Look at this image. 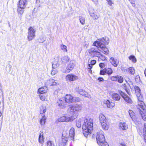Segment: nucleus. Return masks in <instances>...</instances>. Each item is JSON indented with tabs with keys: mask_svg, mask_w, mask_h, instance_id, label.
Returning <instances> with one entry per match:
<instances>
[{
	"mask_svg": "<svg viewBox=\"0 0 146 146\" xmlns=\"http://www.w3.org/2000/svg\"><path fill=\"white\" fill-rule=\"evenodd\" d=\"M70 59L68 56H65L62 57V62L64 63H66L70 60Z\"/></svg>",
	"mask_w": 146,
	"mask_h": 146,
	"instance_id": "34",
	"label": "nucleus"
},
{
	"mask_svg": "<svg viewBox=\"0 0 146 146\" xmlns=\"http://www.w3.org/2000/svg\"><path fill=\"white\" fill-rule=\"evenodd\" d=\"M137 99L138 101V104L137 106V108L139 109L140 108L144 109L146 108V106H145L144 103L143 102L142 98L140 95H138Z\"/></svg>",
	"mask_w": 146,
	"mask_h": 146,
	"instance_id": "10",
	"label": "nucleus"
},
{
	"mask_svg": "<svg viewBox=\"0 0 146 146\" xmlns=\"http://www.w3.org/2000/svg\"><path fill=\"white\" fill-rule=\"evenodd\" d=\"M79 17V20H80V23L82 25H84L85 24V18L82 16H80Z\"/></svg>",
	"mask_w": 146,
	"mask_h": 146,
	"instance_id": "40",
	"label": "nucleus"
},
{
	"mask_svg": "<svg viewBox=\"0 0 146 146\" xmlns=\"http://www.w3.org/2000/svg\"><path fill=\"white\" fill-rule=\"evenodd\" d=\"M76 118V116H72L70 117L63 116L58 118V121L59 122L72 121Z\"/></svg>",
	"mask_w": 146,
	"mask_h": 146,
	"instance_id": "8",
	"label": "nucleus"
},
{
	"mask_svg": "<svg viewBox=\"0 0 146 146\" xmlns=\"http://www.w3.org/2000/svg\"><path fill=\"white\" fill-rule=\"evenodd\" d=\"M97 47H92L88 50L90 55L91 56H98L100 55V53L98 51V49Z\"/></svg>",
	"mask_w": 146,
	"mask_h": 146,
	"instance_id": "7",
	"label": "nucleus"
},
{
	"mask_svg": "<svg viewBox=\"0 0 146 146\" xmlns=\"http://www.w3.org/2000/svg\"><path fill=\"white\" fill-rule=\"evenodd\" d=\"M25 8L18 6L17 11L18 14H20L21 15H22L23 13Z\"/></svg>",
	"mask_w": 146,
	"mask_h": 146,
	"instance_id": "35",
	"label": "nucleus"
},
{
	"mask_svg": "<svg viewBox=\"0 0 146 146\" xmlns=\"http://www.w3.org/2000/svg\"><path fill=\"white\" fill-rule=\"evenodd\" d=\"M62 143H60L59 146H65L66 143L68 140L67 138L65 136H64V134L62 135Z\"/></svg>",
	"mask_w": 146,
	"mask_h": 146,
	"instance_id": "24",
	"label": "nucleus"
},
{
	"mask_svg": "<svg viewBox=\"0 0 146 146\" xmlns=\"http://www.w3.org/2000/svg\"><path fill=\"white\" fill-rule=\"evenodd\" d=\"M74 66V61L73 60L70 61L67 64L64 72L66 74L69 73L73 69Z\"/></svg>",
	"mask_w": 146,
	"mask_h": 146,
	"instance_id": "9",
	"label": "nucleus"
},
{
	"mask_svg": "<svg viewBox=\"0 0 146 146\" xmlns=\"http://www.w3.org/2000/svg\"><path fill=\"white\" fill-rule=\"evenodd\" d=\"M78 92L79 93L80 95L88 97L89 98H91V96L83 89H79Z\"/></svg>",
	"mask_w": 146,
	"mask_h": 146,
	"instance_id": "18",
	"label": "nucleus"
},
{
	"mask_svg": "<svg viewBox=\"0 0 146 146\" xmlns=\"http://www.w3.org/2000/svg\"><path fill=\"white\" fill-rule=\"evenodd\" d=\"M110 61L111 64L114 67H117L119 63V60L113 57L110 58Z\"/></svg>",
	"mask_w": 146,
	"mask_h": 146,
	"instance_id": "17",
	"label": "nucleus"
},
{
	"mask_svg": "<svg viewBox=\"0 0 146 146\" xmlns=\"http://www.w3.org/2000/svg\"><path fill=\"white\" fill-rule=\"evenodd\" d=\"M92 119L90 118L88 120L85 119L84 120L82 126L83 133L84 136L87 137L90 135L93 129Z\"/></svg>",
	"mask_w": 146,
	"mask_h": 146,
	"instance_id": "2",
	"label": "nucleus"
},
{
	"mask_svg": "<svg viewBox=\"0 0 146 146\" xmlns=\"http://www.w3.org/2000/svg\"><path fill=\"white\" fill-rule=\"evenodd\" d=\"M45 40V38L43 36H41L38 39V41L39 43H42Z\"/></svg>",
	"mask_w": 146,
	"mask_h": 146,
	"instance_id": "41",
	"label": "nucleus"
},
{
	"mask_svg": "<svg viewBox=\"0 0 146 146\" xmlns=\"http://www.w3.org/2000/svg\"><path fill=\"white\" fill-rule=\"evenodd\" d=\"M104 103L107 105V106L108 108H112L115 105V104L114 103L110 102L108 100L105 101Z\"/></svg>",
	"mask_w": 146,
	"mask_h": 146,
	"instance_id": "26",
	"label": "nucleus"
},
{
	"mask_svg": "<svg viewBox=\"0 0 146 146\" xmlns=\"http://www.w3.org/2000/svg\"><path fill=\"white\" fill-rule=\"evenodd\" d=\"M99 65L100 67L102 68L105 67V64L104 63H100L99 64Z\"/></svg>",
	"mask_w": 146,
	"mask_h": 146,
	"instance_id": "54",
	"label": "nucleus"
},
{
	"mask_svg": "<svg viewBox=\"0 0 146 146\" xmlns=\"http://www.w3.org/2000/svg\"><path fill=\"white\" fill-rule=\"evenodd\" d=\"M119 93L120 94V95L124 99L126 102L130 104L132 103V101L131 98L124 93L121 90L119 91Z\"/></svg>",
	"mask_w": 146,
	"mask_h": 146,
	"instance_id": "12",
	"label": "nucleus"
},
{
	"mask_svg": "<svg viewBox=\"0 0 146 146\" xmlns=\"http://www.w3.org/2000/svg\"><path fill=\"white\" fill-rule=\"evenodd\" d=\"M96 138L97 143L100 145L101 144L105 141V139L104 135L103 132L101 131L99 132H97L96 135Z\"/></svg>",
	"mask_w": 146,
	"mask_h": 146,
	"instance_id": "3",
	"label": "nucleus"
},
{
	"mask_svg": "<svg viewBox=\"0 0 146 146\" xmlns=\"http://www.w3.org/2000/svg\"><path fill=\"white\" fill-rule=\"evenodd\" d=\"M134 89L135 92L137 94V96L138 97V95H141V90L137 86H134Z\"/></svg>",
	"mask_w": 146,
	"mask_h": 146,
	"instance_id": "33",
	"label": "nucleus"
},
{
	"mask_svg": "<svg viewBox=\"0 0 146 146\" xmlns=\"http://www.w3.org/2000/svg\"><path fill=\"white\" fill-rule=\"evenodd\" d=\"M96 63V61L95 60H93L91 62V64L92 65H94Z\"/></svg>",
	"mask_w": 146,
	"mask_h": 146,
	"instance_id": "55",
	"label": "nucleus"
},
{
	"mask_svg": "<svg viewBox=\"0 0 146 146\" xmlns=\"http://www.w3.org/2000/svg\"><path fill=\"white\" fill-rule=\"evenodd\" d=\"M27 5L26 0H20L18 6L21 7L25 8Z\"/></svg>",
	"mask_w": 146,
	"mask_h": 146,
	"instance_id": "21",
	"label": "nucleus"
},
{
	"mask_svg": "<svg viewBox=\"0 0 146 146\" xmlns=\"http://www.w3.org/2000/svg\"><path fill=\"white\" fill-rule=\"evenodd\" d=\"M39 97H40V99L41 100H42L44 101L45 100V97L43 95L41 94L40 95H39Z\"/></svg>",
	"mask_w": 146,
	"mask_h": 146,
	"instance_id": "51",
	"label": "nucleus"
},
{
	"mask_svg": "<svg viewBox=\"0 0 146 146\" xmlns=\"http://www.w3.org/2000/svg\"><path fill=\"white\" fill-rule=\"evenodd\" d=\"M128 71L129 73L132 75H134L135 72L134 68L133 67H130L128 68Z\"/></svg>",
	"mask_w": 146,
	"mask_h": 146,
	"instance_id": "36",
	"label": "nucleus"
},
{
	"mask_svg": "<svg viewBox=\"0 0 146 146\" xmlns=\"http://www.w3.org/2000/svg\"><path fill=\"white\" fill-rule=\"evenodd\" d=\"M106 72L107 74L109 75H110L112 73V70L110 68H109L106 69Z\"/></svg>",
	"mask_w": 146,
	"mask_h": 146,
	"instance_id": "45",
	"label": "nucleus"
},
{
	"mask_svg": "<svg viewBox=\"0 0 146 146\" xmlns=\"http://www.w3.org/2000/svg\"><path fill=\"white\" fill-rule=\"evenodd\" d=\"M112 98L115 100H119L120 99V97L119 95L116 93H114L112 96Z\"/></svg>",
	"mask_w": 146,
	"mask_h": 146,
	"instance_id": "30",
	"label": "nucleus"
},
{
	"mask_svg": "<svg viewBox=\"0 0 146 146\" xmlns=\"http://www.w3.org/2000/svg\"><path fill=\"white\" fill-rule=\"evenodd\" d=\"M39 142L41 143L44 142L43 133L42 132H40L38 138Z\"/></svg>",
	"mask_w": 146,
	"mask_h": 146,
	"instance_id": "29",
	"label": "nucleus"
},
{
	"mask_svg": "<svg viewBox=\"0 0 146 146\" xmlns=\"http://www.w3.org/2000/svg\"><path fill=\"white\" fill-rule=\"evenodd\" d=\"M52 68H58L59 64L58 63V60H55V61L52 62Z\"/></svg>",
	"mask_w": 146,
	"mask_h": 146,
	"instance_id": "32",
	"label": "nucleus"
},
{
	"mask_svg": "<svg viewBox=\"0 0 146 146\" xmlns=\"http://www.w3.org/2000/svg\"><path fill=\"white\" fill-rule=\"evenodd\" d=\"M119 127L120 129L124 130L128 128V126L125 123L121 122L119 124Z\"/></svg>",
	"mask_w": 146,
	"mask_h": 146,
	"instance_id": "22",
	"label": "nucleus"
},
{
	"mask_svg": "<svg viewBox=\"0 0 146 146\" xmlns=\"http://www.w3.org/2000/svg\"><path fill=\"white\" fill-rule=\"evenodd\" d=\"M92 65L91 64H89L88 65V66L89 67L88 68L89 69H90L92 68Z\"/></svg>",
	"mask_w": 146,
	"mask_h": 146,
	"instance_id": "58",
	"label": "nucleus"
},
{
	"mask_svg": "<svg viewBox=\"0 0 146 146\" xmlns=\"http://www.w3.org/2000/svg\"><path fill=\"white\" fill-rule=\"evenodd\" d=\"M100 146H109V145L108 143L105 141V142H103V143L101 144V145Z\"/></svg>",
	"mask_w": 146,
	"mask_h": 146,
	"instance_id": "52",
	"label": "nucleus"
},
{
	"mask_svg": "<svg viewBox=\"0 0 146 146\" xmlns=\"http://www.w3.org/2000/svg\"><path fill=\"white\" fill-rule=\"evenodd\" d=\"M139 135L141 136H143L145 142L146 143V124H144V127L143 129H141L138 131Z\"/></svg>",
	"mask_w": 146,
	"mask_h": 146,
	"instance_id": "16",
	"label": "nucleus"
},
{
	"mask_svg": "<svg viewBox=\"0 0 146 146\" xmlns=\"http://www.w3.org/2000/svg\"><path fill=\"white\" fill-rule=\"evenodd\" d=\"M106 1H107L108 4L110 6H112V5L114 4L112 0H106Z\"/></svg>",
	"mask_w": 146,
	"mask_h": 146,
	"instance_id": "50",
	"label": "nucleus"
},
{
	"mask_svg": "<svg viewBox=\"0 0 146 146\" xmlns=\"http://www.w3.org/2000/svg\"><path fill=\"white\" fill-rule=\"evenodd\" d=\"M141 109L140 108V109H139V111L140 114H141L142 118L145 121H146V112L145 111L146 109Z\"/></svg>",
	"mask_w": 146,
	"mask_h": 146,
	"instance_id": "19",
	"label": "nucleus"
},
{
	"mask_svg": "<svg viewBox=\"0 0 146 146\" xmlns=\"http://www.w3.org/2000/svg\"><path fill=\"white\" fill-rule=\"evenodd\" d=\"M101 124L103 129L105 130H108L109 128V125L106 121L101 123Z\"/></svg>",
	"mask_w": 146,
	"mask_h": 146,
	"instance_id": "31",
	"label": "nucleus"
},
{
	"mask_svg": "<svg viewBox=\"0 0 146 146\" xmlns=\"http://www.w3.org/2000/svg\"><path fill=\"white\" fill-rule=\"evenodd\" d=\"M47 146H54V143L50 141H47Z\"/></svg>",
	"mask_w": 146,
	"mask_h": 146,
	"instance_id": "47",
	"label": "nucleus"
},
{
	"mask_svg": "<svg viewBox=\"0 0 146 146\" xmlns=\"http://www.w3.org/2000/svg\"><path fill=\"white\" fill-rule=\"evenodd\" d=\"M58 68H52V70L51 72V74L52 75H54L56 74L58 72Z\"/></svg>",
	"mask_w": 146,
	"mask_h": 146,
	"instance_id": "39",
	"label": "nucleus"
},
{
	"mask_svg": "<svg viewBox=\"0 0 146 146\" xmlns=\"http://www.w3.org/2000/svg\"><path fill=\"white\" fill-rule=\"evenodd\" d=\"M89 12L90 16L95 20L97 19L100 17L99 14L98 12L95 11L93 9H91L90 10Z\"/></svg>",
	"mask_w": 146,
	"mask_h": 146,
	"instance_id": "15",
	"label": "nucleus"
},
{
	"mask_svg": "<svg viewBox=\"0 0 146 146\" xmlns=\"http://www.w3.org/2000/svg\"><path fill=\"white\" fill-rule=\"evenodd\" d=\"M98 80L101 82H103L104 81V79L100 77L98 78Z\"/></svg>",
	"mask_w": 146,
	"mask_h": 146,
	"instance_id": "56",
	"label": "nucleus"
},
{
	"mask_svg": "<svg viewBox=\"0 0 146 146\" xmlns=\"http://www.w3.org/2000/svg\"><path fill=\"white\" fill-rule=\"evenodd\" d=\"M126 91L127 92L128 94H129V92H128V90H126Z\"/></svg>",
	"mask_w": 146,
	"mask_h": 146,
	"instance_id": "60",
	"label": "nucleus"
},
{
	"mask_svg": "<svg viewBox=\"0 0 146 146\" xmlns=\"http://www.w3.org/2000/svg\"><path fill=\"white\" fill-rule=\"evenodd\" d=\"M109 42L108 38L105 36L98 39L93 43V44L94 46L100 48L103 50V52L104 54H108L109 53V51L108 48L105 46V45L108 44Z\"/></svg>",
	"mask_w": 146,
	"mask_h": 146,
	"instance_id": "1",
	"label": "nucleus"
},
{
	"mask_svg": "<svg viewBox=\"0 0 146 146\" xmlns=\"http://www.w3.org/2000/svg\"><path fill=\"white\" fill-rule=\"evenodd\" d=\"M118 76H115L111 77V79L113 81H117Z\"/></svg>",
	"mask_w": 146,
	"mask_h": 146,
	"instance_id": "44",
	"label": "nucleus"
},
{
	"mask_svg": "<svg viewBox=\"0 0 146 146\" xmlns=\"http://www.w3.org/2000/svg\"><path fill=\"white\" fill-rule=\"evenodd\" d=\"M69 136L70 137V139L72 140H74V129L73 127H72L69 131Z\"/></svg>",
	"mask_w": 146,
	"mask_h": 146,
	"instance_id": "23",
	"label": "nucleus"
},
{
	"mask_svg": "<svg viewBox=\"0 0 146 146\" xmlns=\"http://www.w3.org/2000/svg\"><path fill=\"white\" fill-rule=\"evenodd\" d=\"M135 81L139 83L140 81V76L139 75H137L136 76L135 78Z\"/></svg>",
	"mask_w": 146,
	"mask_h": 146,
	"instance_id": "48",
	"label": "nucleus"
},
{
	"mask_svg": "<svg viewBox=\"0 0 146 146\" xmlns=\"http://www.w3.org/2000/svg\"><path fill=\"white\" fill-rule=\"evenodd\" d=\"M56 84V82H55V80L52 79H50L48 80L45 83L46 85L50 86L55 85Z\"/></svg>",
	"mask_w": 146,
	"mask_h": 146,
	"instance_id": "20",
	"label": "nucleus"
},
{
	"mask_svg": "<svg viewBox=\"0 0 146 146\" xmlns=\"http://www.w3.org/2000/svg\"><path fill=\"white\" fill-rule=\"evenodd\" d=\"M64 98L66 103H68L75 102H79L80 100V99L78 97L72 96L70 94L66 95L65 97Z\"/></svg>",
	"mask_w": 146,
	"mask_h": 146,
	"instance_id": "5",
	"label": "nucleus"
},
{
	"mask_svg": "<svg viewBox=\"0 0 146 146\" xmlns=\"http://www.w3.org/2000/svg\"><path fill=\"white\" fill-rule=\"evenodd\" d=\"M129 59L131 60L132 62L135 63L136 62V59L135 56L133 55H131L129 57Z\"/></svg>",
	"mask_w": 146,
	"mask_h": 146,
	"instance_id": "38",
	"label": "nucleus"
},
{
	"mask_svg": "<svg viewBox=\"0 0 146 146\" xmlns=\"http://www.w3.org/2000/svg\"><path fill=\"white\" fill-rule=\"evenodd\" d=\"M83 122V121L81 119H80L76 121V125L78 128H80L81 126V123Z\"/></svg>",
	"mask_w": 146,
	"mask_h": 146,
	"instance_id": "37",
	"label": "nucleus"
},
{
	"mask_svg": "<svg viewBox=\"0 0 146 146\" xmlns=\"http://www.w3.org/2000/svg\"><path fill=\"white\" fill-rule=\"evenodd\" d=\"M128 113L132 120L133 121H135V113L131 110H129Z\"/></svg>",
	"mask_w": 146,
	"mask_h": 146,
	"instance_id": "25",
	"label": "nucleus"
},
{
	"mask_svg": "<svg viewBox=\"0 0 146 146\" xmlns=\"http://www.w3.org/2000/svg\"><path fill=\"white\" fill-rule=\"evenodd\" d=\"M99 117L101 123L106 121L105 116L102 113L99 115Z\"/></svg>",
	"mask_w": 146,
	"mask_h": 146,
	"instance_id": "27",
	"label": "nucleus"
},
{
	"mask_svg": "<svg viewBox=\"0 0 146 146\" xmlns=\"http://www.w3.org/2000/svg\"><path fill=\"white\" fill-rule=\"evenodd\" d=\"M106 69L105 70L104 69V70H100V75H104L106 74Z\"/></svg>",
	"mask_w": 146,
	"mask_h": 146,
	"instance_id": "49",
	"label": "nucleus"
},
{
	"mask_svg": "<svg viewBox=\"0 0 146 146\" xmlns=\"http://www.w3.org/2000/svg\"><path fill=\"white\" fill-rule=\"evenodd\" d=\"M2 115V113L0 111V117Z\"/></svg>",
	"mask_w": 146,
	"mask_h": 146,
	"instance_id": "59",
	"label": "nucleus"
},
{
	"mask_svg": "<svg viewBox=\"0 0 146 146\" xmlns=\"http://www.w3.org/2000/svg\"><path fill=\"white\" fill-rule=\"evenodd\" d=\"M47 90V88L46 87L44 86L39 88L38 89V91L40 94H42L46 93Z\"/></svg>",
	"mask_w": 146,
	"mask_h": 146,
	"instance_id": "28",
	"label": "nucleus"
},
{
	"mask_svg": "<svg viewBox=\"0 0 146 146\" xmlns=\"http://www.w3.org/2000/svg\"><path fill=\"white\" fill-rule=\"evenodd\" d=\"M78 77L77 76L72 74H68L66 76V80L67 82L74 81L77 80Z\"/></svg>",
	"mask_w": 146,
	"mask_h": 146,
	"instance_id": "14",
	"label": "nucleus"
},
{
	"mask_svg": "<svg viewBox=\"0 0 146 146\" xmlns=\"http://www.w3.org/2000/svg\"><path fill=\"white\" fill-rule=\"evenodd\" d=\"M120 145L122 146H127L126 144L124 142H122Z\"/></svg>",
	"mask_w": 146,
	"mask_h": 146,
	"instance_id": "57",
	"label": "nucleus"
},
{
	"mask_svg": "<svg viewBox=\"0 0 146 146\" xmlns=\"http://www.w3.org/2000/svg\"><path fill=\"white\" fill-rule=\"evenodd\" d=\"M46 111V107L43 105L41 106L40 109V113L42 115V118L40 121V124L41 125H44L46 121V118L45 116V114H44Z\"/></svg>",
	"mask_w": 146,
	"mask_h": 146,
	"instance_id": "4",
	"label": "nucleus"
},
{
	"mask_svg": "<svg viewBox=\"0 0 146 146\" xmlns=\"http://www.w3.org/2000/svg\"><path fill=\"white\" fill-rule=\"evenodd\" d=\"M56 105L60 108L65 107L67 105V104L64 98H61L57 100Z\"/></svg>",
	"mask_w": 146,
	"mask_h": 146,
	"instance_id": "13",
	"label": "nucleus"
},
{
	"mask_svg": "<svg viewBox=\"0 0 146 146\" xmlns=\"http://www.w3.org/2000/svg\"><path fill=\"white\" fill-rule=\"evenodd\" d=\"M35 36V31L34 28L31 27H30L28 29V32L27 35L28 40L30 41L33 39Z\"/></svg>",
	"mask_w": 146,
	"mask_h": 146,
	"instance_id": "6",
	"label": "nucleus"
},
{
	"mask_svg": "<svg viewBox=\"0 0 146 146\" xmlns=\"http://www.w3.org/2000/svg\"><path fill=\"white\" fill-rule=\"evenodd\" d=\"M106 59V57L103 55H101L98 58V60H105Z\"/></svg>",
	"mask_w": 146,
	"mask_h": 146,
	"instance_id": "46",
	"label": "nucleus"
},
{
	"mask_svg": "<svg viewBox=\"0 0 146 146\" xmlns=\"http://www.w3.org/2000/svg\"><path fill=\"white\" fill-rule=\"evenodd\" d=\"M131 2L133 7H135V1L134 0H129Z\"/></svg>",
	"mask_w": 146,
	"mask_h": 146,
	"instance_id": "53",
	"label": "nucleus"
},
{
	"mask_svg": "<svg viewBox=\"0 0 146 146\" xmlns=\"http://www.w3.org/2000/svg\"><path fill=\"white\" fill-rule=\"evenodd\" d=\"M82 108V107L81 104L73 105L71 106L70 108V111L73 112L80 111Z\"/></svg>",
	"mask_w": 146,
	"mask_h": 146,
	"instance_id": "11",
	"label": "nucleus"
},
{
	"mask_svg": "<svg viewBox=\"0 0 146 146\" xmlns=\"http://www.w3.org/2000/svg\"><path fill=\"white\" fill-rule=\"evenodd\" d=\"M117 81L120 83H122L123 81V78L121 76H118V80Z\"/></svg>",
	"mask_w": 146,
	"mask_h": 146,
	"instance_id": "42",
	"label": "nucleus"
},
{
	"mask_svg": "<svg viewBox=\"0 0 146 146\" xmlns=\"http://www.w3.org/2000/svg\"><path fill=\"white\" fill-rule=\"evenodd\" d=\"M60 47L61 49L63 50L64 51H67V50L66 49L67 47L66 46L63 44L61 45Z\"/></svg>",
	"mask_w": 146,
	"mask_h": 146,
	"instance_id": "43",
	"label": "nucleus"
}]
</instances>
